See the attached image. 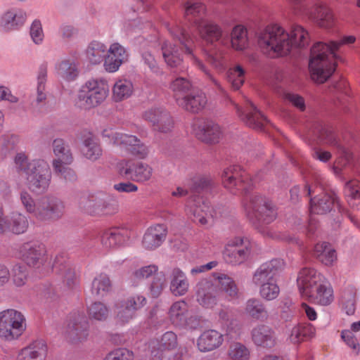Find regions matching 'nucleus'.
Instances as JSON below:
<instances>
[{"label":"nucleus","mask_w":360,"mask_h":360,"mask_svg":"<svg viewBox=\"0 0 360 360\" xmlns=\"http://www.w3.org/2000/svg\"><path fill=\"white\" fill-rule=\"evenodd\" d=\"M79 206L91 214L112 215L116 214L119 210L117 200L103 193L82 197L79 200Z\"/></svg>","instance_id":"9d476101"},{"label":"nucleus","mask_w":360,"mask_h":360,"mask_svg":"<svg viewBox=\"0 0 360 360\" xmlns=\"http://www.w3.org/2000/svg\"><path fill=\"white\" fill-rule=\"evenodd\" d=\"M249 40L248 30L242 25L234 26L231 32V46L238 51H243L248 47Z\"/></svg>","instance_id":"49530a36"},{"label":"nucleus","mask_w":360,"mask_h":360,"mask_svg":"<svg viewBox=\"0 0 360 360\" xmlns=\"http://www.w3.org/2000/svg\"><path fill=\"white\" fill-rule=\"evenodd\" d=\"M114 312L116 314L117 321L120 323H128L135 316V313L122 300L115 304Z\"/></svg>","instance_id":"0e129e2a"},{"label":"nucleus","mask_w":360,"mask_h":360,"mask_svg":"<svg viewBox=\"0 0 360 360\" xmlns=\"http://www.w3.org/2000/svg\"><path fill=\"white\" fill-rule=\"evenodd\" d=\"M235 108L240 119L250 128L261 131L268 122L264 115L250 101H247L245 112L237 104H235Z\"/></svg>","instance_id":"5701e85b"},{"label":"nucleus","mask_w":360,"mask_h":360,"mask_svg":"<svg viewBox=\"0 0 360 360\" xmlns=\"http://www.w3.org/2000/svg\"><path fill=\"white\" fill-rule=\"evenodd\" d=\"M326 278L313 268H303L298 274L297 284L303 298L307 299L312 290Z\"/></svg>","instance_id":"412c9836"},{"label":"nucleus","mask_w":360,"mask_h":360,"mask_svg":"<svg viewBox=\"0 0 360 360\" xmlns=\"http://www.w3.org/2000/svg\"><path fill=\"white\" fill-rule=\"evenodd\" d=\"M186 212L188 214L193 215V220L201 225H211L217 217L216 210L208 202L200 198L196 203L191 205L189 202L186 205Z\"/></svg>","instance_id":"a878e982"},{"label":"nucleus","mask_w":360,"mask_h":360,"mask_svg":"<svg viewBox=\"0 0 360 360\" xmlns=\"http://www.w3.org/2000/svg\"><path fill=\"white\" fill-rule=\"evenodd\" d=\"M108 89L105 80L92 78L87 80L79 89L77 103L80 108L91 109L100 105L107 98Z\"/></svg>","instance_id":"423d86ee"},{"label":"nucleus","mask_w":360,"mask_h":360,"mask_svg":"<svg viewBox=\"0 0 360 360\" xmlns=\"http://www.w3.org/2000/svg\"><path fill=\"white\" fill-rule=\"evenodd\" d=\"M178 345L177 336L172 331L164 333L160 340H152L149 343L150 357L149 360H163V351L172 350Z\"/></svg>","instance_id":"c756f323"},{"label":"nucleus","mask_w":360,"mask_h":360,"mask_svg":"<svg viewBox=\"0 0 360 360\" xmlns=\"http://www.w3.org/2000/svg\"><path fill=\"white\" fill-rule=\"evenodd\" d=\"M182 6L185 19L193 23L195 27L198 22L206 19L204 18L207 11L206 6L199 0H186Z\"/></svg>","instance_id":"c9c22d12"},{"label":"nucleus","mask_w":360,"mask_h":360,"mask_svg":"<svg viewBox=\"0 0 360 360\" xmlns=\"http://www.w3.org/2000/svg\"><path fill=\"white\" fill-rule=\"evenodd\" d=\"M169 290L175 297H182L187 294L190 288L186 274L179 268H174L169 276Z\"/></svg>","instance_id":"f704fd0d"},{"label":"nucleus","mask_w":360,"mask_h":360,"mask_svg":"<svg viewBox=\"0 0 360 360\" xmlns=\"http://www.w3.org/2000/svg\"><path fill=\"white\" fill-rule=\"evenodd\" d=\"M192 131L198 139L208 143H218L223 136L221 127L212 120H195Z\"/></svg>","instance_id":"6ab92c4d"},{"label":"nucleus","mask_w":360,"mask_h":360,"mask_svg":"<svg viewBox=\"0 0 360 360\" xmlns=\"http://www.w3.org/2000/svg\"><path fill=\"white\" fill-rule=\"evenodd\" d=\"M356 37L344 36L341 40L331 41L328 44L317 42L311 49L309 69L311 79L316 83L323 84L332 75L336 67V51L344 44H352Z\"/></svg>","instance_id":"f257e3e1"},{"label":"nucleus","mask_w":360,"mask_h":360,"mask_svg":"<svg viewBox=\"0 0 360 360\" xmlns=\"http://www.w3.org/2000/svg\"><path fill=\"white\" fill-rule=\"evenodd\" d=\"M319 139L320 141L336 147L340 152V157L334 163V169L341 170L342 168L348 164L352 158V153L345 147L342 146L337 139L334 132L326 127H323L319 131Z\"/></svg>","instance_id":"4be33fe9"},{"label":"nucleus","mask_w":360,"mask_h":360,"mask_svg":"<svg viewBox=\"0 0 360 360\" xmlns=\"http://www.w3.org/2000/svg\"><path fill=\"white\" fill-rule=\"evenodd\" d=\"M120 174L134 181L144 183L153 174V167L146 162L132 160H122L118 164Z\"/></svg>","instance_id":"ddd939ff"},{"label":"nucleus","mask_w":360,"mask_h":360,"mask_svg":"<svg viewBox=\"0 0 360 360\" xmlns=\"http://www.w3.org/2000/svg\"><path fill=\"white\" fill-rule=\"evenodd\" d=\"M283 268L282 260L272 259L260 265L254 273L252 282L259 286V295L264 300L271 301L278 297L280 288L277 280Z\"/></svg>","instance_id":"7ed1b4c3"},{"label":"nucleus","mask_w":360,"mask_h":360,"mask_svg":"<svg viewBox=\"0 0 360 360\" xmlns=\"http://www.w3.org/2000/svg\"><path fill=\"white\" fill-rule=\"evenodd\" d=\"M134 354L126 348L116 349L107 354L105 360H133Z\"/></svg>","instance_id":"774afa93"},{"label":"nucleus","mask_w":360,"mask_h":360,"mask_svg":"<svg viewBox=\"0 0 360 360\" xmlns=\"http://www.w3.org/2000/svg\"><path fill=\"white\" fill-rule=\"evenodd\" d=\"M345 194L350 206L360 208V181L352 179L345 187Z\"/></svg>","instance_id":"5fc2aeb1"},{"label":"nucleus","mask_w":360,"mask_h":360,"mask_svg":"<svg viewBox=\"0 0 360 360\" xmlns=\"http://www.w3.org/2000/svg\"><path fill=\"white\" fill-rule=\"evenodd\" d=\"M168 317L176 326L195 328L198 321L191 314L188 304L184 300L174 302L169 309Z\"/></svg>","instance_id":"f3484780"},{"label":"nucleus","mask_w":360,"mask_h":360,"mask_svg":"<svg viewBox=\"0 0 360 360\" xmlns=\"http://www.w3.org/2000/svg\"><path fill=\"white\" fill-rule=\"evenodd\" d=\"M129 53L120 43H112L107 50L104 60L105 70L108 72H117L120 67L128 60Z\"/></svg>","instance_id":"bb28decb"},{"label":"nucleus","mask_w":360,"mask_h":360,"mask_svg":"<svg viewBox=\"0 0 360 360\" xmlns=\"http://www.w3.org/2000/svg\"><path fill=\"white\" fill-rule=\"evenodd\" d=\"M89 325L87 318L83 314L73 315L67 326L68 338L74 342H82L89 336Z\"/></svg>","instance_id":"cd10ccee"},{"label":"nucleus","mask_w":360,"mask_h":360,"mask_svg":"<svg viewBox=\"0 0 360 360\" xmlns=\"http://www.w3.org/2000/svg\"><path fill=\"white\" fill-rule=\"evenodd\" d=\"M167 236V228L164 224H156L148 228L145 233L142 245L146 250H154L162 243Z\"/></svg>","instance_id":"e433bc0d"},{"label":"nucleus","mask_w":360,"mask_h":360,"mask_svg":"<svg viewBox=\"0 0 360 360\" xmlns=\"http://www.w3.org/2000/svg\"><path fill=\"white\" fill-rule=\"evenodd\" d=\"M246 72L240 65L230 68L226 74V78L231 88L237 91L243 85L245 80Z\"/></svg>","instance_id":"864d4df0"},{"label":"nucleus","mask_w":360,"mask_h":360,"mask_svg":"<svg viewBox=\"0 0 360 360\" xmlns=\"http://www.w3.org/2000/svg\"><path fill=\"white\" fill-rule=\"evenodd\" d=\"M177 104L187 111L197 113L206 105L207 98L205 94L202 92L187 94L177 102Z\"/></svg>","instance_id":"ea45409f"},{"label":"nucleus","mask_w":360,"mask_h":360,"mask_svg":"<svg viewBox=\"0 0 360 360\" xmlns=\"http://www.w3.org/2000/svg\"><path fill=\"white\" fill-rule=\"evenodd\" d=\"M27 328L24 314L9 309L0 312V338L8 341L19 338Z\"/></svg>","instance_id":"6e6552de"},{"label":"nucleus","mask_w":360,"mask_h":360,"mask_svg":"<svg viewBox=\"0 0 360 360\" xmlns=\"http://www.w3.org/2000/svg\"><path fill=\"white\" fill-rule=\"evenodd\" d=\"M89 319L105 321L110 315V309L102 302H94L87 307Z\"/></svg>","instance_id":"6e6d98bb"},{"label":"nucleus","mask_w":360,"mask_h":360,"mask_svg":"<svg viewBox=\"0 0 360 360\" xmlns=\"http://www.w3.org/2000/svg\"><path fill=\"white\" fill-rule=\"evenodd\" d=\"M26 13L19 8L7 11L2 18L4 27L7 30H15L22 26L26 20Z\"/></svg>","instance_id":"37998d69"},{"label":"nucleus","mask_w":360,"mask_h":360,"mask_svg":"<svg viewBox=\"0 0 360 360\" xmlns=\"http://www.w3.org/2000/svg\"><path fill=\"white\" fill-rule=\"evenodd\" d=\"M219 317L222 324H226V335L230 338H236L240 335V327L236 320H230V311L228 309H221L219 312Z\"/></svg>","instance_id":"4d7b16f0"},{"label":"nucleus","mask_w":360,"mask_h":360,"mask_svg":"<svg viewBox=\"0 0 360 360\" xmlns=\"http://www.w3.org/2000/svg\"><path fill=\"white\" fill-rule=\"evenodd\" d=\"M191 88V82L184 77H177L170 85V89L173 91L176 103L188 93Z\"/></svg>","instance_id":"680f3d73"},{"label":"nucleus","mask_w":360,"mask_h":360,"mask_svg":"<svg viewBox=\"0 0 360 360\" xmlns=\"http://www.w3.org/2000/svg\"><path fill=\"white\" fill-rule=\"evenodd\" d=\"M250 253V248L245 243L244 238L236 236L227 240L223 251V257L227 263L237 265L247 260Z\"/></svg>","instance_id":"dca6fc26"},{"label":"nucleus","mask_w":360,"mask_h":360,"mask_svg":"<svg viewBox=\"0 0 360 360\" xmlns=\"http://www.w3.org/2000/svg\"><path fill=\"white\" fill-rule=\"evenodd\" d=\"M213 283L217 287V292L223 293L229 301L238 300L240 297V292L235 280L229 275L214 272L212 274Z\"/></svg>","instance_id":"c85d7f7f"},{"label":"nucleus","mask_w":360,"mask_h":360,"mask_svg":"<svg viewBox=\"0 0 360 360\" xmlns=\"http://www.w3.org/2000/svg\"><path fill=\"white\" fill-rule=\"evenodd\" d=\"M20 200L25 210L39 221L58 220L65 213L64 203L55 197L44 196L36 202L27 191H23Z\"/></svg>","instance_id":"f03ea898"},{"label":"nucleus","mask_w":360,"mask_h":360,"mask_svg":"<svg viewBox=\"0 0 360 360\" xmlns=\"http://www.w3.org/2000/svg\"><path fill=\"white\" fill-rule=\"evenodd\" d=\"M57 69L58 74L68 81L74 80L78 75L77 65L71 60H62Z\"/></svg>","instance_id":"052dcab7"},{"label":"nucleus","mask_w":360,"mask_h":360,"mask_svg":"<svg viewBox=\"0 0 360 360\" xmlns=\"http://www.w3.org/2000/svg\"><path fill=\"white\" fill-rule=\"evenodd\" d=\"M143 117L152 124L155 131L161 133L171 132L174 126L173 117L162 108H154L146 110Z\"/></svg>","instance_id":"aec40b11"},{"label":"nucleus","mask_w":360,"mask_h":360,"mask_svg":"<svg viewBox=\"0 0 360 360\" xmlns=\"http://www.w3.org/2000/svg\"><path fill=\"white\" fill-rule=\"evenodd\" d=\"M224 342L223 335L213 329L205 330L197 339V347L202 352L212 351Z\"/></svg>","instance_id":"4c0bfd02"},{"label":"nucleus","mask_w":360,"mask_h":360,"mask_svg":"<svg viewBox=\"0 0 360 360\" xmlns=\"http://www.w3.org/2000/svg\"><path fill=\"white\" fill-rule=\"evenodd\" d=\"M162 56L166 64L170 68L179 67L183 58L178 48L168 41H164L162 45Z\"/></svg>","instance_id":"09e8293b"},{"label":"nucleus","mask_w":360,"mask_h":360,"mask_svg":"<svg viewBox=\"0 0 360 360\" xmlns=\"http://www.w3.org/2000/svg\"><path fill=\"white\" fill-rule=\"evenodd\" d=\"M227 354L231 360H249L250 351L244 344L234 342L230 344Z\"/></svg>","instance_id":"bf43d9fd"},{"label":"nucleus","mask_w":360,"mask_h":360,"mask_svg":"<svg viewBox=\"0 0 360 360\" xmlns=\"http://www.w3.org/2000/svg\"><path fill=\"white\" fill-rule=\"evenodd\" d=\"M168 30L173 38L178 40L184 47L185 51L189 55L193 64L207 75L219 89L222 90L219 82L212 76L203 63L193 53L192 46L194 44L193 37L184 28L177 25H170Z\"/></svg>","instance_id":"9b49d317"},{"label":"nucleus","mask_w":360,"mask_h":360,"mask_svg":"<svg viewBox=\"0 0 360 360\" xmlns=\"http://www.w3.org/2000/svg\"><path fill=\"white\" fill-rule=\"evenodd\" d=\"M314 255L326 266L332 265L337 260L335 250L328 243H319L314 248Z\"/></svg>","instance_id":"c03bdc74"},{"label":"nucleus","mask_w":360,"mask_h":360,"mask_svg":"<svg viewBox=\"0 0 360 360\" xmlns=\"http://www.w3.org/2000/svg\"><path fill=\"white\" fill-rule=\"evenodd\" d=\"M45 246L39 243H27L20 248V253L22 259L29 266L39 268L44 266L46 271L51 269L50 262L46 254Z\"/></svg>","instance_id":"2eb2a0df"},{"label":"nucleus","mask_w":360,"mask_h":360,"mask_svg":"<svg viewBox=\"0 0 360 360\" xmlns=\"http://www.w3.org/2000/svg\"><path fill=\"white\" fill-rule=\"evenodd\" d=\"M295 9L306 14L319 26L324 28L332 27L334 22V16L332 11L324 4H316L310 9L303 7L304 0H288Z\"/></svg>","instance_id":"4468645a"},{"label":"nucleus","mask_w":360,"mask_h":360,"mask_svg":"<svg viewBox=\"0 0 360 360\" xmlns=\"http://www.w3.org/2000/svg\"><path fill=\"white\" fill-rule=\"evenodd\" d=\"M258 44L269 56H285L292 49L289 32L278 24H270L258 34Z\"/></svg>","instance_id":"20e7f679"},{"label":"nucleus","mask_w":360,"mask_h":360,"mask_svg":"<svg viewBox=\"0 0 360 360\" xmlns=\"http://www.w3.org/2000/svg\"><path fill=\"white\" fill-rule=\"evenodd\" d=\"M221 177L224 187L234 194L248 191L253 184L248 174L237 165L225 169Z\"/></svg>","instance_id":"f8f14e48"},{"label":"nucleus","mask_w":360,"mask_h":360,"mask_svg":"<svg viewBox=\"0 0 360 360\" xmlns=\"http://www.w3.org/2000/svg\"><path fill=\"white\" fill-rule=\"evenodd\" d=\"M82 153L86 159L95 162L101 157L103 150L98 141L90 137L84 141Z\"/></svg>","instance_id":"603ef678"},{"label":"nucleus","mask_w":360,"mask_h":360,"mask_svg":"<svg viewBox=\"0 0 360 360\" xmlns=\"http://www.w3.org/2000/svg\"><path fill=\"white\" fill-rule=\"evenodd\" d=\"M131 236V231L125 226L112 227L105 230L101 235V243L107 249L127 245Z\"/></svg>","instance_id":"b1692460"},{"label":"nucleus","mask_w":360,"mask_h":360,"mask_svg":"<svg viewBox=\"0 0 360 360\" xmlns=\"http://www.w3.org/2000/svg\"><path fill=\"white\" fill-rule=\"evenodd\" d=\"M253 343L263 348H271L276 344L275 331L269 326L258 324L251 331Z\"/></svg>","instance_id":"2f4dec72"},{"label":"nucleus","mask_w":360,"mask_h":360,"mask_svg":"<svg viewBox=\"0 0 360 360\" xmlns=\"http://www.w3.org/2000/svg\"><path fill=\"white\" fill-rule=\"evenodd\" d=\"M134 91L133 84L126 79L117 80L112 88V98L115 102H120L129 98Z\"/></svg>","instance_id":"de8ad7c7"},{"label":"nucleus","mask_w":360,"mask_h":360,"mask_svg":"<svg viewBox=\"0 0 360 360\" xmlns=\"http://www.w3.org/2000/svg\"><path fill=\"white\" fill-rule=\"evenodd\" d=\"M113 143L131 155L145 159L148 155V147L136 136L122 132H115L112 135Z\"/></svg>","instance_id":"a211bd4d"},{"label":"nucleus","mask_w":360,"mask_h":360,"mask_svg":"<svg viewBox=\"0 0 360 360\" xmlns=\"http://www.w3.org/2000/svg\"><path fill=\"white\" fill-rule=\"evenodd\" d=\"M27 175L28 188L37 194L46 192L50 185L51 172L49 163L42 159L31 161Z\"/></svg>","instance_id":"1a4fd4ad"},{"label":"nucleus","mask_w":360,"mask_h":360,"mask_svg":"<svg viewBox=\"0 0 360 360\" xmlns=\"http://www.w3.org/2000/svg\"><path fill=\"white\" fill-rule=\"evenodd\" d=\"M55 158L52 166L56 175L65 181H74L77 179L75 172L70 167L74 158L69 145L63 139H56L52 143Z\"/></svg>","instance_id":"39448f33"},{"label":"nucleus","mask_w":360,"mask_h":360,"mask_svg":"<svg viewBox=\"0 0 360 360\" xmlns=\"http://www.w3.org/2000/svg\"><path fill=\"white\" fill-rule=\"evenodd\" d=\"M47 67L46 65H41L39 67L37 76V101L41 103L45 101L46 95L45 93V83L46 81Z\"/></svg>","instance_id":"69168bd1"},{"label":"nucleus","mask_w":360,"mask_h":360,"mask_svg":"<svg viewBox=\"0 0 360 360\" xmlns=\"http://www.w3.org/2000/svg\"><path fill=\"white\" fill-rule=\"evenodd\" d=\"M158 270V266L155 264H150L148 266H143L134 271L131 275V280L134 284L146 279L156 273Z\"/></svg>","instance_id":"338daca9"},{"label":"nucleus","mask_w":360,"mask_h":360,"mask_svg":"<svg viewBox=\"0 0 360 360\" xmlns=\"http://www.w3.org/2000/svg\"><path fill=\"white\" fill-rule=\"evenodd\" d=\"M112 290V282L108 274L101 273L92 281L91 292L98 297L102 298L107 295Z\"/></svg>","instance_id":"a19ab883"},{"label":"nucleus","mask_w":360,"mask_h":360,"mask_svg":"<svg viewBox=\"0 0 360 360\" xmlns=\"http://www.w3.org/2000/svg\"><path fill=\"white\" fill-rule=\"evenodd\" d=\"M197 302L207 309L214 308L218 303L217 287L208 279H202L196 285Z\"/></svg>","instance_id":"393cba45"},{"label":"nucleus","mask_w":360,"mask_h":360,"mask_svg":"<svg viewBox=\"0 0 360 360\" xmlns=\"http://www.w3.org/2000/svg\"><path fill=\"white\" fill-rule=\"evenodd\" d=\"M315 334V328L311 324H298L290 330L289 341L292 344H299Z\"/></svg>","instance_id":"3c124183"},{"label":"nucleus","mask_w":360,"mask_h":360,"mask_svg":"<svg viewBox=\"0 0 360 360\" xmlns=\"http://www.w3.org/2000/svg\"><path fill=\"white\" fill-rule=\"evenodd\" d=\"M48 351L49 347L46 341L37 340L20 351L17 360H46Z\"/></svg>","instance_id":"72a5a7b5"},{"label":"nucleus","mask_w":360,"mask_h":360,"mask_svg":"<svg viewBox=\"0 0 360 360\" xmlns=\"http://www.w3.org/2000/svg\"><path fill=\"white\" fill-rule=\"evenodd\" d=\"M338 205V198L333 191L323 192L310 200V212L313 214H323L330 212L333 205Z\"/></svg>","instance_id":"473e14b6"},{"label":"nucleus","mask_w":360,"mask_h":360,"mask_svg":"<svg viewBox=\"0 0 360 360\" xmlns=\"http://www.w3.org/2000/svg\"><path fill=\"white\" fill-rule=\"evenodd\" d=\"M307 299L317 304L329 305L334 299L333 290L330 283L325 280L312 290Z\"/></svg>","instance_id":"58836bf2"},{"label":"nucleus","mask_w":360,"mask_h":360,"mask_svg":"<svg viewBox=\"0 0 360 360\" xmlns=\"http://www.w3.org/2000/svg\"><path fill=\"white\" fill-rule=\"evenodd\" d=\"M62 260V257H56L55 262L51 269L62 277L63 282L69 288H72L76 279L75 270L69 264L63 262Z\"/></svg>","instance_id":"79ce46f5"},{"label":"nucleus","mask_w":360,"mask_h":360,"mask_svg":"<svg viewBox=\"0 0 360 360\" xmlns=\"http://www.w3.org/2000/svg\"><path fill=\"white\" fill-rule=\"evenodd\" d=\"M243 207L247 217L253 224H269L276 217V212L271 202L258 194L246 196L243 200Z\"/></svg>","instance_id":"0eeeda50"},{"label":"nucleus","mask_w":360,"mask_h":360,"mask_svg":"<svg viewBox=\"0 0 360 360\" xmlns=\"http://www.w3.org/2000/svg\"><path fill=\"white\" fill-rule=\"evenodd\" d=\"M290 34V41L292 42V48L304 47L309 43V34L307 30L300 25L292 27Z\"/></svg>","instance_id":"e2e57ef3"},{"label":"nucleus","mask_w":360,"mask_h":360,"mask_svg":"<svg viewBox=\"0 0 360 360\" xmlns=\"http://www.w3.org/2000/svg\"><path fill=\"white\" fill-rule=\"evenodd\" d=\"M29 222L25 215L20 212H12L8 222V228L13 233L20 234L25 232Z\"/></svg>","instance_id":"13d9d810"},{"label":"nucleus","mask_w":360,"mask_h":360,"mask_svg":"<svg viewBox=\"0 0 360 360\" xmlns=\"http://www.w3.org/2000/svg\"><path fill=\"white\" fill-rule=\"evenodd\" d=\"M245 313L250 318L255 320H266L269 314L264 303L257 298H250L245 307Z\"/></svg>","instance_id":"a18cd8bd"},{"label":"nucleus","mask_w":360,"mask_h":360,"mask_svg":"<svg viewBox=\"0 0 360 360\" xmlns=\"http://www.w3.org/2000/svg\"><path fill=\"white\" fill-rule=\"evenodd\" d=\"M196 30L200 37L207 44H214L221 41L224 30L222 27L213 20L205 19L198 22Z\"/></svg>","instance_id":"7c9ffc66"},{"label":"nucleus","mask_w":360,"mask_h":360,"mask_svg":"<svg viewBox=\"0 0 360 360\" xmlns=\"http://www.w3.org/2000/svg\"><path fill=\"white\" fill-rule=\"evenodd\" d=\"M107 54L106 46L100 41H93L86 48V56L87 60L94 65H97L105 60Z\"/></svg>","instance_id":"8fccbe9b"}]
</instances>
